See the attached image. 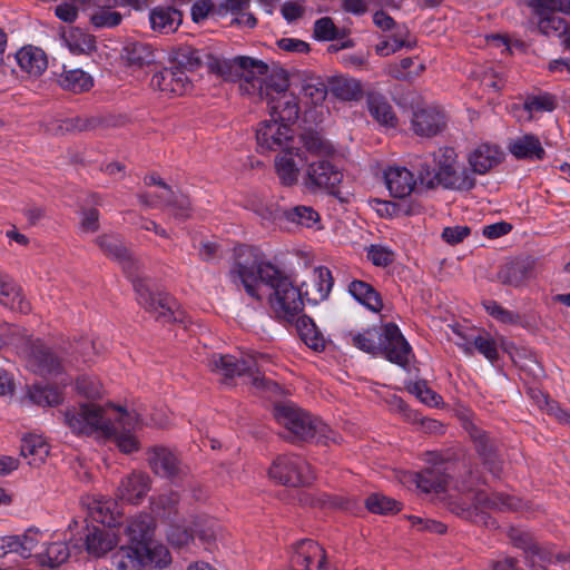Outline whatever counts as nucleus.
<instances>
[{"label":"nucleus","instance_id":"obj_1","mask_svg":"<svg viewBox=\"0 0 570 570\" xmlns=\"http://www.w3.org/2000/svg\"><path fill=\"white\" fill-rule=\"evenodd\" d=\"M234 279H239L246 293L262 299V287L269 289L268 302L278 318L294 321L303 311L301 289L289 275L263 259L258 248L239 245L234 249V264L230 269Z\"/></svg>","mask_w":570,"mask_h":570},{"label":"nucleus","instance_id":"obj_2","mask_svg":"<svg viewBox=\"0 0 570 570\" xmlns=\"http://www.w3.org/2000/svg\"><path fill=\"white\" fill-rule=\"evenodd\" d=\"M65 423L75 434L96 435L112 439L117 448L126 454L139 450L135 432L144 425L141 414L121 406L81 404L65 413Z\"/></svg>","mask_w":570,"mask_h":570},{"label":"nucleus","instance_id":"obj_3","mask_svg":"<svg viewBox=\"0 0 570 570\" xmlns=\"http://www.w3.org/2000/svg\"><path fill=\"white\" fill-rule=\"evenodd\" d=\"M346 340L366 353H382L386 360L402 367H405L413 356L410 344L394 323L385 324L381 332L375 327L361 333L350 332Z\"/></svg>","mask_w":570,"mask_h":570},{"label":"nucleus","instance_id":"obj_4","mask_svg":"<svg viewBox=\"0 0 570 570\" xmlns=\"http://www.w3.org/2000/svg\"><path fill=\"white\" fill-rule=\"evenodd\" d=\"M274 416L285 428L286 438L293 442L316 440L327 444L337 443L341 436L322 420L294 406L293 404H279L275 406Z\"/></svg>","mask_w":570,"mask_h":570},{"label":"nucleus","instance_id":"obj_5","mask_svg":"<svg viewBox=\"0 0 570 570\" xmlns=\"http://www.w3.org/2000/svg\"><path fill=\"white\" fill-rule=\"evenodd\" d=\"M271 363L267 354L258 352H248L240 360L233 355L213 354L207 358L208 368L225 380L235 376H247L257 389L272 390L277 385L264 376H259L261 371H266Z\"/></svg>","mask_w":570,"mask_h":570},{"label":"nucleus","instance_id":"obj_6","mask_svg":"<svg viewBox=\"0 0 570 570\" xmlns=\"http://www.w3.org/2000/svg\"><path fill=\"white\" fill-rule=\"evenodd\" d=\"M12 346L21 355L27 366L41 375L58 373L59 360L45 346L40 340H32L24 331L14 325L6 324L0 332V348Z\"/></svg>","mask_w":570,"mask_h":570},{"label":"nucleus","instance_id":"obj_7","mask_svg":"<svg viewBox=\"0 0 570 570\" xmlns=\"http://www.w3.org/2000/svg\"><path fill=\"white\" fill-rule=\"evenodd\" d=\"M435 167L433 178L448 189L469 191L476 185L473 174L458 163V155L451 147H441L433 154Z\"/></svg>","mask_w":570,"mask_h":570},{"label":"nucleus","instance_id":"obj_8","mask_svg":"<svg viewBox=\"0 0 570 570\" xmlns=\"http://www.w3.org/2000/svg\"><path fill=\"white\" fill-rule=\"evenodd\" d=\"M170 560V553L165 546L149 550L129 542L119 547L111 556L116 570H144L146 566L164 568Z\"/></svg>","mask_w":570,"mask_h":570},{"label":"nucleus","instance_id":"obj_9","mask_svg":"<svg viewBox=\"0 0 570 570\" xmlns=\"http://www.w3.org/2000/svg\"><path fill=\"white\" fill-rule=\"evenodd\" d=\"M268 475L276 483L287 487L305 485L314 479L309 464L296 454L278 455L273 461Z\"/></svg>","mask_w":570,"mask_h":570},{"label":"nucleus","instance_id":"obj_10","mask_svg":"<svg viewBox=\"0 0 570 570\" xmlns=\"http://www.w3.org/2000/svg\"><path fill=\"white\" fill-rule=\"evenodd\" d=\"M134 288L138 303L158 320L164 322L177 321L180 313L175 298L166 293H154L146 279H134Z\"/></svg>","mask_w":570,"mask_h":570},{"label":"nucleus","instance_id":"obj_11","mask_svg":"<svg viewBox=\"0 0 570 570\" xmlns=\"http://www.w3.org/2000/svg\"><path fill=\"white\" fill-rule=\"evenodd\" d=\"M293 139V130L288 124L271 118L258 124L256 141L258 149L264 151L284 149Z\"/></svg>","mask_w":570,"mask_h":570},{"label":"nucleus","instance_id":"obj_12","mask_svg":"<svg viewBox=\"0 0 570 570\" xmlns=\"http://www.w3.org/2000/svg\"><path fill=\"white\" fill-rule=\"evenodd\" d=\"M343 178V174L328 160L320 159L307 165L303 177L304 186L315 191L334 189Z\"/></svg>","mask_w":570,"mask_h":570},{"label":"nucleus","instance_id":"obj_13","mask_svg":"<svg viewBox=\"0 0 570 570\" xmlns=\"http://www.w3.org/2000/svg\"><path fill=\"white\" fill-rule=\"evenodd\" d=\"M239 67L238 79L240 81L239 88L247 95H264V81L268 73V66L257 59L250 57H237Z\"/></svg>","mask_w":570,"mask_h":570},{"label":"nucleus","instance_id":"obj_14","mask_svg":"<svg viewBox=\"0 0 570 570\" xmlns=\"http://www.w3.org/2000/svg\"><path fill=\"white\" fill-rule=\"evenodd\" d=\"M153 89L160 91L167 97L183 96L193 88V82L186 70L179 67L164 68L153 75L150 79Z\"/></svg>","mask_w":570,"mask_h":570},{"label":"nucleus","instance_id":"obj_15","mask_svg":"<svg viewBox=\"0 0 570 570\" xmlns=\"http://www.w3.org/2000/svg\"><path fill=\"white\" fill-rule=\"evenodd\" d=\"M155 528V520L151 515L138 513L127 520L124 532L129 543L151 550L161 546L154 541Z\"/></svg>","mask_w":570,"mask_h":570},{"label":"nucleus","instance_id":"obj_16","mask_svg":"<svg viewBox=\"0 0 570 570\" xmlns=\"http://www.w3.org/2000/svg\"><path fill=\"white\" fill-rule=\"evenodd\" d=\"M504 158L502 149L494 144L483 142L473 148L468 155L470 171L475 175H485L497 167Z\"/></svg>","mask_w":570,"mask_h":570},{"label":"nucleus","instance_id":"obj_17","mask_svg":"<svg viewBox=\"0 0 570 570\" xmlns=\"http://www.w3.org/2000/svg\"><path fill=\"white\" fill-rule=\"evenodd\" d=\"M458 336L456 346L468 356H472L474 350L483 355L489 362L494 363L499 358L497 342L489 334L465 335L461 331L453 328Z\"/></svg>","mask_w":570,"mask_h":570},{"label":"nucleus","instance_id":"obj_18","mask_svg":"<svg viewBox=\"0 0 570 570\" xmlns=\"http://www.w3.org/2000/svg\"><path fill=\"white\" fill-rule=\"evenodd\" d=\"M383 179L390 195L395 198L410 196L416 186L414 174L403 166H387L383 171Z\"/></svg>","mask_w":570,"mask_h":570},{"label":"nucleus","instance_id":"obj_19","mask_svg":"<svg viewBox=\"0 0 570 570\" xmlns=\"http://www.w3.org/2000/svg\"><path fill=\"white\" fill-rule=\"evenodd\" d=\"M89 517L108 528L117 527L120 524L122 512L119 504L111 499L104 497L89 498L86 502Z\"/></svg>","mask_w":570,"mask_h":570},{"label":"nucleus","instance_id":"obj_20","mask_svg":"<svg viewBox=\"0 0 570 570\" xmlns=\"http://www.w3.org/2000/svg\"><path fill=\"white\" fill-rule=\"evenodd\" d=\"M305 161L302 151L283 150L275 158V170L282 185L293 186L298 181L301 166Z\"/></svg>","mask_w":570,"mask_h":570},{"label":"nucleus","instance_id":"obj_21","mask_svg":"<svg viewBox=\"0 0 570 570\" xmlns=\"http://www.w3.org/2000/svg\"><path fill=\"white\" fill-rule=\"evenodd\" d=\"M445 127V116L436 107L417 109L413 114L412 128L419 136L432 137Z\"/></svg>","mask_w":570,"mask_h":570},{"label":"nucleus","instance_id":"obj_22","mask_svg":"<svg viewBox=\"0 0 570 570\" xmlns=\"http://www.w3.org/2000/svg\"><path fill=\"white\" fill-rule=\"evenodd\" d=\"M149 491L150 478L142 472H132L121 480L117 495L126 502L138 504Z\"/></svg>","mask_w":570,"mask_h":570},{"label":"nucleus","instance_id":"obj_23","mask_svg":"<svg viewBox=\"0 0 570 570\" xmlns=\"http://www.w3.org/2000/svg\"><path fill=\"white\" fill-rule=\"evenodd\" d=\"M292 562L294 566H302L304 570H322L325 552L317 542L302 540L295 547Z\"/></svg>","mask_w":570,"mask_h":570},{"label":"nucleus","instance_id":"obj_24","mask_svg":"<svg viewBox=\"0 0 570 570\" xmlns=\"http://www.w3.org/2000/svg\"><path fill=\"white\" fill-rule=\"evenodd\" d=\"M148 461L151 470L163 478L175 479L183 472L179 459L166 448H154L150 451Z\"/></svg>","mask_w":570,"mask_h":570},{"label":"nucleus","instance_id":"obj_25","mask_svg":"<svg viewBox=\"0 0 570 570\" xmlns=\"http://www.w3.org/2000/svg\"><path fill=\"white\" fill-rule=\"evenodd\" d=\"M0 304L23 314L31 309L21 287L8 274L2 272H0Z\"/></svg>","mask_w":570,"mask_h":570},{"label":"nucleus","instance_id":"obj_26","mask_svg":"<svg viewBox=\"0 0 570 570\" xmlns=\"http://www.w3.org/2000/svg\"><path fill=\"white\" fill-rule=\"evenodd\" d=\"M533 277V264L528 259H518L503 265L498 272V281L503 285L519 287Z\"/></svg>","mask_w":570,"mask_h":570},{"label":"nucleus","instance_id":"obj_27","mask_svg":"<svg viewBox=\"0 0 570 570\" xmlns=\"http://www.w3.org/2000/svg\"><path fill=\"white\" fill-rule=\"evenodd\" d=\"M50 446L39 434H27L21 439L20 454L31 466H40L49 456Z\"/></svg>","mask_w":570,"mask_h":570},{"label":"nucleus","instance_id":"obj_28","mask_svg":"<svg viewBox=\"0 0 570 570\" xmlns=\"http://www.w3.org/2000/svg\"><path fill=\"white\" fill-rule=\"evenodd\" d=\"M508 149L518 159L542 160L546 156L541 141L531 134L511 139Z\"/></svg>","mask_w":570,"mask_h":570},{"label":"nucleus","instance_id":"obj_29","mask_svg":"<svg viewBox=\"0 0 570 570\" xmlns=\"http://www.w3.org/2000/svg\"><path fill=\"white\" fill-rule=\"evenodd\" d=\"M183 16L180 11L173 7L159 6L150 10L149 22L154 31L161 35L175 32L181 24Z\"/></svg>","mask_w":570,"mask_h":570},{"label":"nucleus","instance_id":"obj_30","mask_svg":"<svg viewBox=\"0 0 570 570\" xmlns=\"http://www.w3.org/2000/svg\"><path fill=\"white\" fill-rule=\"evenodd\" d=\"M267 105L269 107L271 118H276L288 125L298 118L299 107L297 97L291 91L277 96L267 102Z\"/></svg>","mask_w":570,"mask_h":570},{"label":"nucleus","instance_id":"obj_31","mask_svg":"<svg viewBox=\"0 0 570 570\" xmlns=\"http://www.w3.org/2000/svg\"><path fill=\"white\" fill-rule=\"evenodd\" d=\"M118 543L117 535L110 529L94 527L86 537V549L94 557H102Z\"/></svg>","mask_w":570,"mask_h":570},{"label":"nucleus","instance_id":"obj_32","mask_svg":"<svg viewBox=\"0 0 570 570\" xmlns=\"http://www.w3.org/2000/svg\"><path fill=\"white\" fill-rule=\"evenodd\" d=\"M97 245L109 257L118 261L126 273H134V261L128 249L122 245L121 240L115 235H104L97 238Z\"/></svg>","mask_w":570,"mask_h":570},{"label":"nucleus","instance_id":"obj_33","mask_svg":"<svg viewBox=\"0 0 570 570\" xmlns=\"http://www.w3.org/2000/svg\"><path fill=\"white\" fill-rule=\"evenodd\" d=\"M16 60L21 70L30 76H40L48 66L45 52L32 46L21 48L16 55Z\"/></svg>","mask_w":570,"mask_h":570},{"label":"nucleus","instance_id":"obj_34","mask_svg":"<svg viewBox=\"0 0 570 570\" xmlns=\"http://www.w3.org/2000/svg\"><path fill=\"white\" fill-rule=\"evenodd\" d=\"M416 487L423 492L443 491L448 485V475L443 463H435L415 474Z\"/></svg>","mask_w":570,"mask_h":570},{"label":"nucleus","instance_id":"obj_35","mask_svg":"<svg viewBox=\"0 0 570 570\" xmlns=\"http://www.w3.org/2000/svg\"><path fill=\"white\" fill-rule=\"evenodd\" d=\"M367 109L371 116L382 126L393 128L397 118L387 99L377 92H368L366 97Z\"/></svg>","mask_w":570,"mask_h":570},{"label":"nucleus","instance_id":"obj_36","mask_svg":"<svg viewBox=\"0 0 570 570\" xmlns=\"http://www.w3.org/2000/svg\"><path fill=\"white\" fill-rule=\"evenodd\" d=\"M173 57L177 63L176 67L184 70H194L204 63L206 65L209 53L198 50L190 45L180 43L173 48Z\"/></svg>","mask_w":570,"mask_h":570},{"label":"nucleus","instance_id":"obj_37","mask_svg":"<svg viewBox=\"0 0 570 570\" xmlns=\"http://www.w3.org/2000/svg\"><path fill=\"white\" fill-rule=\"evenodd\" d=\"M128 65L142 67L155 61V51L151 45L140 41H129L121 53Z\"/></svg>","mask_w":570,"mask_h":570},{"label":"nucleus","instance_id":"obj_38","mask_svg":"<svg viewBox=\"0 0 570 570\" xmlns=\"http://www.w3.org/2000/svg\"><path fill=\"white\" fill-rule=\"evenodd\" d=\"M474 509H499L515 510L519 508V500L503 493L487 494L479 491L473 497Z\"/></svg>","mask_w":570,"mask_h":570},{"label":"nucleus","instance_id":"obj_39","mask_svg":"<svg viewBox=\"0 0 570 570\" xmlns=\"http://www.w3.org/2000/svg\"><path fill=\"white\" fill-rule=\"evenodd\" d=\"M59 86L75 94L88 91L94 86L91 76L81 69H63L58 77Z\"/></svg>","mask_w":570,"mask_h":570},{"label":"nucleus","instance_id":"obj_40","mask_svg":"<svg viewBox=\"0 0 570 570\" xmlns=\"http://www.w3.org/2000/svg\"><path fill=\"white\" fill-rule=\"evenodd\" d=\"M348 292L358 303L372 312H380L383 307L380 294L363 281H353L348 285Z\"/></svg>","mask_w":570,"mask_h":570},{"label":"nucleus","instance_id":"obj_41","mask_svg":"<svg viewBox=\"0 0 570 570\" xmlns=\"http://www.w3.org/2000/svg\"><path fill=\"white\" fill-rule=\"evenodd\" d=\"M330 90L336 98L345 101L358 100L363 94L360 80L344 76L333 78Z\"/></svg>","mask_w":570,"mask_h":570},{"label":"nucleus","instance_id":"obj_42","mask_svg":"<svg viewBox=\"0 0 570 570\" xmlns=\"http://www.w3.org/2000/svg\"><path fill=\"white\" fill-rule=\"evenodd\" d=\"M297 331L302 341L315 352L325 348L326 340L312 318L302 316L297 320Z\"/></svg>","mask_w":570,"mask_h":570},{"label":"nucleus","instance_id":"obj_43","mask_svg":"<svg viewBox=\"0 0 570 570\" xmlns=\"http://www.w3.org/2000/svg\"><path fill=\"white\" fill-rule=\"evenodd\" d=\"M40 538V532L33 529H29L22 534L9 535V551L24 559L30 558Z\"/></svg>","mask_w":570,"mask_h":570},{"label":"nucleus","instance_id":"obj_44","mask_svg":"<svg viewBox=\"0 0 570 570\" xmlns=\"http://www.w3.org/2000/svg\"><path fill=\"white\" fill-rule=\"evenodd\" d=\"M63 40L73 55H89L96 50V39L92 35L82 31L79 28L70 29Z\"/></svg>","mask_w":570,"mask_h":570},{"label":"nucleus","instance_id":"obj_45","mask_svg":"<svg viewBox=\"0 0 570 570\" xmlns=\"http://www.w3.org/2000/svg\"><path fill=\"white\" fill-rule=\"evenodd\" d=\"M250 0H222L219 2V12H230L237 16L235 22L248 28H254L257 23L253 13L246 12Z\"/></svg>","mask_w":570,"mask_h":570},{"label":"nucleus","instance_id":"obj_46","mask_svg":"<svg viewBox=\"0 0 570 570\" xmlns=\"http://www.w3.org/2000/svg\"><path fill=\"white\" fill-rule=\"evenodd\" d=\"M69 556L70 551L67 543L57 541L49 543L42 552L35 557L41 566L55 568L67 561Z\"/></svg>","mask_w":570,"mask_h":570},{"label":"nucleus","instance_id":"obj_47","mask_svg":"<svg viewBox=\"0 0 570 570\" xmlns=\"http://www.w3.org/2000/svg\"><path fill=\"white\" fill-rule=\"evenodd\" d=\"M189 523L193 525L194 537L197 535L203 543L209 547L216 541L219 525L214 519L207 515H197Z\"/></svg>","mask_w":570,"mask_h":570},{"label":"nucleus","instance_id":"obj_48","mask_svg":"<svg viewBox=\"0 0 570 570\" xmlns=\"http://www.w3.org/2000/svg\"><path fill=\"white\" fill-rule=\"evenodd\" d=\"M285 218L306 228L317 227L320 224V214L311 206L299 205L285 212Z\"/></svg>","mask_w":570,"mask_h":570},{"label":"nucleus","instance_id":"obj_49","mask_svg":"<svg viewBox=\"0 0 570 570\" xmlns=\"http://www.w3.org/2000/svg\"><path fill=\"white\" fill-rule=\"evenodd\" d=\"M206 66L212 72L222 76L226 80L238 79L239 67L237 63V57L230 60L209 55V57H207Z\"/></svg>","mask_w":570,"mask_h":570},{"label":"nucleus","instance_id":"obj_50","mask_svg":"<svg viewBox=\"0 0 570 570\" xmlns=\"http://www.w3.org/2000/svg\"><path fill=\"white\" fill-rule=\"evenodd\" d=\"M568 21L554 14H543L537 17L538 31L544 37H556L560 40L562 32L566 30Z\"/></svg>","mask_w":570,"mask_h":570},{"label":"nucleus","instance_id":"obj_51","mask_svg":"<svg viewBox=\"0 0 570 570\" xmlns=\"http://www.w3.org/2000/svg\"><path fill=\"white\" fill-rule=\"evenodd\" d=\"M28 396L32 403L41 406H55L62 401L57 389L40 384H35L30 387Z\"/></svg>","mask_w":570,"mask_h":570},{"label":"nucleus","instance_id":"obj_52","mask_svg":"<svg viewBox=\"0 0 570 570\" xmlns=\"http://www.w3.org/2000/svg\"><path fill=\"white\" fill-rule=\"evenodd\" d=\"M167 208L176 220L184 222L193 217L194 208L190 199L184 194L173 193Z\"/></svg>","mask_w":570,"mask_h":570},{"label":"nucleus","instance_id":"obj_53","mask_svg":"<svg viewBox=\"0 0 570 570\" xmlns=\"http://www.w3.org/2000/svg\"><path fill=\"white\" fill-rule=\"evenodd\" d=\"M302 142L305 150L315 156L325 157L334 153V147L316 132L303 135Z\"/></svg>","mask_w":570,"mask_h":570},{"label":"nucleus","instance_id":"obj_54","mask_svg":"<svg viewBox=\"0 0 570 570\" xmlns=\"http://www.w3.org/2000/svg\"><path fill=\"white\" fill-rule=\"evenodd\" d=\"M288 90V80L285 76L281 73L268 75L264 81V95L259 97L261 99H265L269 102L272 99L277 96L287 92Z\"/></svg>","mask_w":570,"mask_h":570},{"label":"nucleus","instance_id":"obj_55","mask_svg":"<svg viewBox=\"0 0 570 570\" xmlns=\"http://www.w3.org/2000/svg\"><path fill=\"white\" fill-rule=\"evenodd\" d=\"M556 107L557 100L550 94L530 96L524 101V110L529 112V118H531L533 114L553 111Z\"/></svg>","mask_w":570,"mask_h":570},{"label":"nucleus","instance_id":"obj_56","mask_svg":"<svg viewBox=\"0 0 570 570\" xmlns=\"http://www.w3.org/2000/svg\"><path fill=\"white\" fill-rule=\"evenodd\" d=\"M365 504L368 511L377 514H386L400 510L399 503L395 500L380 493L370 495Z\"/></svg>","mask_w":570,"mask_h":570},{"label":"nucleus","instance_id":"obj_57","mask_svg":"<svg viewBox=\"0 0 570 570\" xmlns=\"http://www.w3.org/2000/svg\"><path fill=\"white\" fill-rule=\"evenodd\" d=\"M167 539L170 544L183 548L189 544L194 539V529L193 525H186L180 523H175L169 527L167 532Z\"/></svg>","mask_w":570,"mask_h":570},{"label":"nucleus","instance_id":"obj_58","mask_svg":"<svg viewBox=\"0 0 570 570\" xmlns=\"http://www.w3.org/2000/svg\"><path fill=\"white\" fill-rule=\"evenodd\" d=\"M100 119L97 117L76 116L62 120L60 128L66 131H88L97 128Z\"/></svg>","mask_w":570,"mask_h":570},{"label":"nucleus","instance_id":"obj_59","mask_svg":"<svg viewBox=\"0 0 570 570\" xmlns=\"http://www.w3.org/2000/svg\"><path fill=\"white\" fill-rule=\"evenodd\" d=\"M76 391L88 399H95L101 395L102 385L95 376L81 375L76 381Z\"/></svg>","mask_w":570,"mask_h":570},{"label":"nucleus","instance_id":"obj_60","mask_svg":"<svg viewBox=\"0 0 570 570\" xmlns=\"http://www.w3.org/2000/svg\"><path fill=\"white\" fill-rule=\"evenodd\" d=\"M406 35L407 30L405 28L397 29V31L391 37L390 40L382 41L380 45H377L376 52L381 56H389L403 47H410L411 43L404 39Z\"/></svg>","mask_w":570,"mask_h":570},{"label":"nucleus","instance_id":"obj_61","mask_svg":"<svg viewBox=\"0 0 570 570\" xmlns=\"http://www.w3.org/2000/svg\"><path fill=\"white\" fill-rule=\"evenodd\" d=\"M121 14L110 9H99L90 16V22L96 28H114L121 22Z\"/></svg>","mask_w":570,"mask_h":570},{"label":"nucleus","instance_id":"obj_62","mask_svg":"<svg viewBox=\"0 0 570 570\" xmlns=\"http://www.w3.org/2000/svg\"><path fill=\"white\" fill-rule=\"evenodd\" d=\"M411 393H413L417 399L421 400L424 404L429 406H436L441 402V396L435 393L432 389H430L424 381L414 382L410 386Z\"/></svg>","mask_w":570,"mask_h":570},{"label":"nucleus","instance_id":"obj_63","mask_svg":"<svg viewBox=\"0 0 570 570\" xmlns=\"http://www.w3.org/2000/svg\"><path fill=\"white\" fill-rule=\"evenodd\" d=\"M483 307L485 308L487 313L494 317L495 320L507 323V324H513L519 321V315L503 308L499 303L495 301H484Z\"/></svg>","mask_w":570,"mask_h":570},{"label":"nucleus","instance_id":"obj_64","mask_svg":"<svg viewBox=\"0 0 570 570\" xmlns=\"http://www.w3.org/2000/svg\"><path fill=\"white\" fill-rule=\"evenodd\" d=\"M337 29L331 18L324 17L315 21L314 37L317 40L331 41L336 38Z\"/></svg>","mask_w":570,"mask_h":570}]
</instances>
